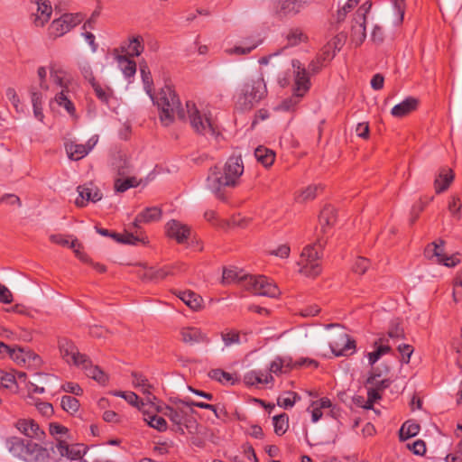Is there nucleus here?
I'll return each mask as SVG.
<instances>
[{
	"label": "nucleus",
	"mask_w": 462,
	"mask_h": 462,
	"mask_svg": "<svg viewBox=\"0 0 462 462\" xmlns=\"http://www.w3.org/2000/svg\"><path fill=\"white\" fill-rule=\"evenodd\" d=\"M418 106V100L413 97H408L400 104L392 108L391 114L395 117H402L415 110Z\"/></svg>",
	"instance_id": "nucleus-32"
},
{
	"label": "nucleus",
	"mask_w": 462,
	"mask_h": 462,
	"mask_svg": "<svg viewBox=\"0 0 462 462\" xmlns=\"http://www.w3.org/2000/svg\"><path fill=\"white\" fill-rule=\"evenodd\" d=\"M137 185L135 178H127L125 180L116 179L115 181V189L117 192H124L131 187Z\"/></svg>",
	"instance_id": "nucleus-55"
},
{
	"label": "nucleus",
	"mask_w": 462,
	"mask_h": 462,
	"mask_svg": "<svg viewBox=\"0 0 462 462\" xmlns=\"http://www.w3.org/2000/svg\"><path fill=\"white\" fill-rule=\"evenodd\" d=\"M14 427L21 434L31 439L42 440L45 437L44 430L31 418L18 419L14 423Z\"/></svg>",
	"instance_id": "nucleus-18"
},
{
	"label": "nucleus",
	"mask_w": 462,
	"mask_h": 462,
	"mask_svg": "<svg viewBox=\"0 0 462 462\" xmlns=\"http://www.w3.org/2000/svg\"><path fill=\"white\" fill-rule=\"evenodd\" d=\"M307 0H279L280 12L285 15L298 14L306 4Z\"/></svg>",
	"instance_id": "nucleus-34"
},
{
	"label": "nucleus",
	"mask_w": 462,
	"mask_h": 462,
	"mask_svg": "<svg viewBox=\"0 0 462 462\" xmlns=\"http://www.w3.org/2000/svg\"><path fill=\"white\" fill-rule=\"evenodd\" d=\"M185 113L186 118L188 117L195 132L203 135L216 136L217 134V126L210 110L206 106H197L189 101L186 103Z\"/></svg>",
	"instance_id": "nucleus-6"
},
{
	"label": "nucleus",
	"mask_w": 462,
	"mask_h": 462,
	"mask_svg": "<svg viewBox=\"0 0 462 462\" xmlns=\"http://www.w3.org/2000/svg\"><path fill=\"white\" fill-rule=\"evenodd\" d=\"M389 371V367L384 365L383 368L376 367L373 370L372 374L366 380V385H373L378 391L385 389L389 386L390 382L388 380H382L377 382L376 378L380 377L383 374H386Z\"/></svg>",
	"instance_id": "nucleus-36"
},
{
	"label": "nucleus",
	"mask_w": 462,
	"mask_h": 462,
	"mask_svg": "<svg viewBox=\"0 0 462 462\" xmlns=\"http://www.w3.org/2000/svg\"><path fill=\"white\" fill-rule=\"evenodd\" d=\"M248 277H250V275L244 273L242 270H238L236 267L224 268L222 283L228 284L237 282L245 288V281Z\"/></svg>",
	"instance_id": "nucleus-28"
},
{
	"label": "nucleus",
	"mask_w": 462,
	"mask_h": 462,
	"mask_svg": "<svg viewBox=\"0 0 462 462\" xmlns=\"http://www.w3.org/2000/svg\"><path fill=\"white\" fill-rule=\"evenodd\" d=\"M453 299L455 301L462 300V273L456 278L454 282Z\"/></svg>",
	"instance_id": "nucleus-64"
},
{
	"label": "nucleus",
	"mask_w": 462,
	"mask_h": 462,
	"mask_svg": "<svg viewBox=\"0 0 462 462\" xmlns=\"http://www.w3.org/2000/svg\"><path fill=\"white\" fill-rule=\"evenodd\" d=\"M0 356H8L21 366L36 367L41 365V358L30 349L23 347H12L0 341Z\"/></svg>",
	"instance_id": "nucleus-11"
},
{
	"label": "nucleus",
	"mask_w": 462,
	"mask_h": 462,
	"mask_svg": "<svg viewBox=\"0 0 462 462\" xmlns=\"http://www.w3.org/2000/svg\"><path fill=\"white\" fill-rule=\"evenodd\" d=\"M140 70H141L142 79H143V88H144L145 92L150 96V97H152V79L151 77V73L148 69V66L146 64H141Z\"/></svg>",
	"instance_id": "nucleus-48"
},
{
	"label": "nucleus",
	"mask_w": 462,
	"mask_h": 462,
	"mask_svg": "<svg viewBox=\"0 0 462 462\" xmlns=\"http://www.w3.org/2000/svg\"><path fill=\"white\" fill-rule=\"evenodd\" d=\"M225 346H231L234 345H240L242 343L239 333L236 331L223 332L221 335Z\"/></svg>",
	"instance_id": "nucleus-54"
},
{
	"label": "nucleus",
	"mask_w": 462,
	"mask_h": 462,
	"mask_svg": "<svg viewBox=\"0 0 462 462\" xmlns=\"http://www.w3.org/2000/svg\"><path fill=\"white\" fill-rule=\"evenodd\" d=\"M336 219L335 209L332 207H326L320 213L319 225L323 232L325 227L334 224Z\"/></svg>",
	"instance_id": "nucleus-44"
},
{
	"label": "nucleus",
	"mask_w": 462,
	"mask_h": 462,
	"mask_svg": "<svg viewBox=\"0 0 462 462\" xmlns=\"http://www.w3.org/2000/svg\"><path fill=\"white\" fill-rule=\"evenodd\" d=\"M180 334L182 342L189 346L200 343H208L207 333L198 327H183L180 329Z\"/></svg>",
	"instance_id": "nucleus-22"
},
{
	"label": "nucleus",
	"mask_w": 462,
	"mask_h": 462,
	"mask_svg": "<svg viewBox=\"0 0 462 462\" xmlns=\"http://www.w3.org/2000/svg\"><path fill=\"white\" fill-rule=\"evenodd\" d=\"M61 406L67 412L75 413L79 410V402L75 397L66 395L61 398Z\"/></svg>",
	"instance_id": "nucleus-51"
},
{
	"label": "nucleus",
	"mask_w": 462,
	"mask_h": 462,
	"mask_svg": "<svg viewBox=\"0 0 462 462\" xmlns=\"http://www.w3.org/2000/svg\"><path fill=\"white\" fill-rule=\"evenodd\" d=\"M419 424L408 420L400 429V438L401 439H407L409 438L414 437L419 433Z\"/></svg>",
	"instance_id": "nucleus-45"
},
{
	"label": "nucleus",
	"mask_w": 462,
	"mask_h": 462,
	"mask_svg": "<svg viewBox=\"0 0 462 462\" xmlns=\"http://www.w3.org/2000/svg\"><path fill=\"white\" fill-rule=\"evenodd\" d=\"M322 246L321 241H318L314 245H309L304 247L298 262L300 273L302 275L314 278L320 273V253Z\"/></svg>",
	"instance_id": "nucleus-9"
},
{
	"label": "nucleus",
	"mask_w": 462,
	"mask_h": 462,
	"mask_svg": "<svg viewBox=\"0 0 462 462\" xmlns=\"http://www.w3.org/2000/svg\"><path fill=\"white\" fill-rule=\"evenodd\" d=\"M161 216L162 212L160 208L156 207L148 208L137 216L134 221V226H137L138 223L147 224L158 221L161 218Z\"/></svg>",
	"instance_id": "nucleus-37"
},
{
	"label": "nucleus",
	"mask_w": 462,
	"mask_h": 462,
	"mask_svg": "<svg viewBox=\"0 0 462 462\" xmlns=\"http://www.w3.org/2000/svg\"><path fill=\"white\" fill-rule=\"evenodd\" d=\"M145 420L152 428L159 431H165L167 430V422L162 417L149 415L145 418Z\"/></svg>",
	"instance_id": "nucleus-53"
},
{
	"label": "nucleus",
	"mask_w": 462,
	"mask_h": 462,
	"mask_svg": "<svg viewBox=\"0 0 462 462\" xmlns=\"http://www.w3.org/2000/svg\"><path fill=\"white\" fill-rule=\"evenodd\" d=\"M274 431L277 435H283L289 427L288 416L280 414L273 417Z\"/></svg>",
	"instance_id": "nucleus-47"
},
{
	"label": "nucleus",
	"mask_w": 462,
	"mask_h": 462,
	"mask_svg": "<svg viewBox=\"0 0 462 462\" xmlns=\"http://www.w3.org/2000/svg\"><path fill=\"white\" fill-rule=\"evenodd\" d=\"M398 351L402 355V361L408 364L410 362L411 356L413 353L412 346L408 344H401L398 346Z\"/></svg>",
	"instance_id": "nucleus-61"
},
{
	"label": "nucleus",
	"mask_w": 462,
	"mask_h": 462,
	"mask_svg": "<svg viewBox=\"0 0 462 462\" xmlns=\"http://www.w3.org/2000/svg\"><path fill=\"white\" fill-rule=\"evenodd\" d=\"M443 245V240H439V243L434 242L429 245L425 249V255L429 259L436 258L437 263H442L448 267H453L457 265L459 261L452 256L446 255Z\"/></svg>",
	"instance_id": "nucleus-19"
},
{
	"label": "nucleus",
	"mask_w": 462,
	"mask_h": 462,
	"mask_svg": "<svg viewBox=\"0 0 462 462\" xmlns=\"http://www.w3.org/2000/svg\"><path fill=\"white\" fill-rule=\"evenodd\" d=\"M371 6L372 4L365 1L355 13L351 25V39L356 45H360L366 37L365 24Z\"/></svg>",
	"instance_id": "nucleus-14"
},
{
	"label": "nucleus",
	"mask_w": 462,
	"mask_h": 462,
	"mask_svg": "<svg viewBox=\"0 0 462 462\" xmlns=\"http://www.w3.org/2000/svg\"><path fill=\"white\" fill-rule=\"evenodd\" d=\"M244 172V163L240 155L231 156L223 166L210 169L207 178V188L216 194H220L227 188H235Z\"/></svg>",
	"instance_id": "nucleus-3"
},
{
	"label": "nucleus",
	"mask_w": 462,
	"mask_h": 462,
	"mask_svg": "<svg viewBox=\"0 0 462 462\" xmlns=\"http://www.w3.org/2000/svg\"><path fill=\"white\" fill-rule=\"evenodd\" d=\"M166 233L168 236L181 244L188 239L190 230L188 226L177 220H171L166 224Z\"/></svg>",
	"instance_id": "nucleus-25"
},
{
	"label": "nucleus",
	"mask_w": 462,
	"mask_h": 462,
	"mask_svg": "<svg viewBox=\"0 0 462 462\" xmlns=\"http://www.w3.org/2000/svg\"><path fill=\"white\" fill-rule=\"evenodd\" d=\"M90 84L94 89L96 96L101 102H103L109 107H112L114 105H116V100L114 97V92L110 88H103L97 82H96V80L92 81V83Z\"/></svg>",
	"instance_id": "nucleus-31"
},
{
	"label": "nucleus",
	"mask_w": 462,
	"mask_h": 462,
	"mask_svg": "<svg viewBox=\"0 0 462 462\" xmlns=\"http://www.w3.org/2000/svg\"><path fill=\"white\" fill-rule=\"evenodd\" d=\"M321 189L319 185H311L306 188L300 193V197L302 200L312 199L316 197L318 190Z\"/></svg>",
	"instance_id": "nucleus-62"
},
{
	"label": "nucleus",
	"mask_w": 462,
	"mask_h": 462,
	"mask_svg": "<svg viewBox=\"0 0 462 462\" xmlns=\"http://www.w3.org/2000/svg\"><path fill=\"white\" fill-rule=\"evenodd\" d=\"M171 274L170 267H163L155 269L153 267L144 268L140 273L139 275L148 281L157 282L164 279L167 275Z\"/></svg>",
	"instance_id": "nucleus-33"
},
{
	"label": "nucleus",
	"mask_w": 462,
	"mask_h": 462,
	"mask_svg": "<svg viewBox=\"0 0 462 462\" xmlns=\"http://www.w3.org/2000/svg\"><path fill=\"white\" fill-rule=\"evenodd\" d=\"M285 361L286 360H280L279 357H276L274 360H273L269 367V373L271 374V375H273V374H280L282 373H286V370H284Z\"/></svg>",
	"instance_id": "nucleus-59"
},
{
	"label": "nucleus",
	"mask_w": 462,
	"mask_h": 462,
	"mask_svg": "<svg viewBox=\"0 0 462 462\" xmlns=\"http://www.w3.org/2000/svg\"><path fill=\"white\" fill-rule=\"evenodd\" d=\"M58 348L61 358L68 365L79 367L88 362V357L85 354H81L74 342L67 337L58 339Z\"/></svg>",
	"instance_id": "nucleus-15"
},
{
	"label": "nucleus",
	"mask_w": 462,
	"mask_h": 462,
	"mask_svg": "<svg viewBox=\"0 0 462 462\" xmlns=\"http://www.w3.org/2000/svg\"><path fill=\"white\" fill-rule=\"evenodd\" d=\"M291 66L295 74L294 93L291 98L283 101L281 105V108L286 111L291 110L310 88V80L307 77L305 68L301 67L300 62L296 60L291 61Z\"/></svg>",
	"instance_id": "nucleus-10"
},
{
	"label": "nucleus",
	"mask_w": 462,
	"mask_h": 462,
	"mask_svg": "<svg viewBox=\"0 0 462 462\" xmlns=\"http://www.w3.org/2000/svg\"><path fill=\"white\" fill-rule=\"evenodd\" d=\"M267 93L263 77L258 75L249 79L243 86L241 93L237 97L236 106L241 110H249Z\"/></svg>",
	"instance_id": "nucleus-8"
},
{
	"label": "nucleus",
	"mask_w": 462,
	"mask_h": 462,
	"mask_svg": "<svg viewBox=\"0 0 462 462\" xmlns=\"http://www.w3.org/2000/svg\"><path fill=\"white\" fill-rule=\"evenodd\" d=\"M81 369L85 371V374L89 378L94 379L101 384H105L107 381V375L97 365H93L91 360L88 358V362L86 365H80Z\"/></svg>",
	"instance_id": "nucleus-35"
},
{
	"label": "nucleus",
	"mask_w": 462,
	"mask_h": 462,
	"mask_svg": "<svg viewBox=\"0 0 462 462\" xmlns=\"http://www.w3.org/2000/svg\"><path fill=\"white\" fill-rule=\"evenodd\" d=\"M260 370H252L245 374L244 382L248 385H255L257 383H273L274 379L271 374H265L264 379L260 377Z\"/></svg>",
	"instance_id": "nucleus-39"
},
{
	"label": "nucleus",
	"mask_w": 462,
	"mask_h": 462,
	"mask_svg": "<svg viewBox=\"0 0 462 462\" xmlns=\"http://www.w3.org/2000/svg\"><path fill=\"white\" fill-rule=\"evenodd\" d=\"M97 137H91L86 144H79L73 141L66 142L65 150L69 159L78 161L84 158L97 144Z\"/></svg>",
	"instance_id": "nucleus-21"
},
{
	"label": "nucleus",
	"mask_w": 462,
	"mask_h": 462,
	"mask_svg": "<svg viewBox=\"0 0 462 462\" xmlns=\"http://www.w3.org/2000/svg\"><path fill=\"white\" fill-rule=\"evenodd\" d=\"M16 383V377L12 373H7L0 369V386L11 389Z\"/></svg>",
	"instance_id": "nucleus-56"
},
{
	"label": "nucleus",
	"mask_w": 462,
	"mask_h": 462,
	"mask_svg": "<svg viewBox=\"0 0 462 462\" xmlns=\"http://www.w3.org/2000/svg\"><path fill=\"white\" fill-rule=\"evenodd\" d=\"M288 46L293 47L307 40V36L299 29H293L287 34Z\"/></svg>",
	"instance_id": "nucleus-50"
},
{
	"label": "nucleus",
	"mask_w": 462,
	"mask_h": 462,
	"mask_svg": "<svg viewBox=\"0 0 462 462\" xmlns=\"http://www.w3.org/2000/svg\"><path fill=\"white\" fill-rule=\"evenodd\" d=\"M115 394L125 399L129 404L136 407L139 410H141L144 404L143 402L141 401L138 395L134 392H117Z\"/></svg>",
	"instance_id": "nucleus-49"
},
{
	"label": "nucleus",
	"mask_w": 462,
	"mask_h": 462,
	"mask_svg": "<svg viewBox=\"0 0 462 462\" xmlns=\"http://www.w3.org/2000/svg\"><path fill=\"white\" fill-rule=\"evenodd\" d=\"M78 67L82 76L86 79H88L90 83H92V81H95L91 62L88 59L85 57H79L78 59Z\"/></svg>",
	"instance_id": "nucleus-43"
},
{
	"label": "nucleus",
	"mask_w": 462,
	"mask_h": 462,
	"mask_svg": "<svg viewBox=\"0 0 462 462\" xmlns=\"http://www.w3.org/2000/svg\"><path fill=\"white\" fill-rule=\"evenodd\" d=\"M245 289L255 295L271 298H275L281 293L278 286L272 280L263 275H250V277L246 278Z\"/></svg>",
	"instance_id": "nucleus-13"
},
{
	"label": "nucleus",
	"mask_w": 462,
	"mask_h": 462,
	"mask_svg": "<svg viewBox=\"0 0 462 462\" xmlns=\"http://www.w3.org/2000/svg\"><path fill=\"white\" fill-rule=\"evenodd\" d=\"M258 46V43H253L248 46H235L226 49L225 51L229 55H246Z\"/></svg>",
	"instance_id": "nucleus-57"
},
{
	"label": "nucleus",
	"mask_w": 462,
	"mask_h": 462,
	"mask_svg": "<svg viewBox=\"0 0 462 462\" xmlns=\"http://www.w3.org/2000/svg\"><path fill=\"white\" fill-rule=\"evenodd\" d=\"M244 172V163L240 155L231 156L223 166L210 169L207 178V188L216 194H220L227 188H235Z\"/></svg>",
	"instance_id": "nucleus-2"
},
{
	"label": "nucleus",
	"mask_w": 462,
	"mask_h": 462,
	"mask_svg": "<svg viewBox=\"0 0 462 462\" xmlns=\"http://www.w3.org/2000/svg\"><path fill=\"white\" fill-rule=\"evenodd\" d=\"M113 170L119 176H127L133 171V163L125 151H118L113 154L112 162Z\"/></svg>",
	"instance_id": "nucleus-23"
},
{
	"label": "nucleus",
	"mask_w": 462,
	"mask_h": 462,
	"mask_svg": "<svg viewBox=\"0 0 462 462\" xmlns=\"http://www.w3.org/2000/svg\"><path fill=\"white\" fill-rule=\"evenodd\" d=\"M78 197L75 199V205L84 208L88 202H97L102 199L99 189L93 184L79 186L77 189Z\"/></svg>",
	"instance_id": "nucleus-20"
},
{
	"label": "nucleus",
	"mask_w": 462,
	"mask_h": 462,
	"mask_svg": "<svg viewBox=\"0 0 462 462\" xmlns=\"http://www.w3.org/2000/svg\"><path fill=\"white\" fill-rule=\"evenodd\" d=\"M39 88L42 91L50 92L53 97L50 105L57 104L63 107L68 114L74 116L75 106L71 100V79L67 72L55 64L41 66L37 69Z\"/></svg>",
	"instance_id": "nucleus-1"
},
{
	"label": "nucleus",
	"mask_w": 462,
	"mask_h": 462,
	"mask_svg": "<svg viewBox=\"0 0 462 462\" xmlns=\"http://www.w3.org/2000/svg\"><path fill=\"white\" fill-rule=\"evenodd\" d=\"M81 21L82 17L79 14H65L51 23V34L54 37H60L79 24Z\"/></svg>",
	"instance_id": "nucleus-17"
},
{
	"label": "nucleus",
	"mask_w": 462,
	"mask_h": 462,
	"mask_svg": "<svg viewBox=\"0 0 462 462\" xmlns=\"http://www.w3.org/2000/svg\"><path fill=\"white\" fill-rule=\"evenodd\" d=\"M113 56L125 77L129 78L135 74L136 64L129 57L122 54L119 50H114Z\"/></svg>",
	"instance_id": "nucleus-29"
},
{
	"label": "nucleus",
	"mask_w": 462,
	"mask_h": 462,
	"mask_svg": "<svg viewBox=\"0 0 462 462\" xmlns=\"http://www.w3.org/2000/svg\"><path fill=\"white\" fill-rule=\"evenodd\" d=\"M403 328L398 323H393L388 330V337L392 339H399L403 337Z\"/></svg>",
	"instance_id": "nucleus-63"
},
{
	"label": "nucleus",
	"mask_w": 462,
	"mask_h": 462,
	"mask_svg": "<svg viewBox=\"0 0 462 462\" xmlns=\"http://www.w3.org/2000/svg\"><path fill=\"white\" fill-rule=\"evenodd\" d=\"M151 98L158 106L160 119L164 125H169L176 117L186 119V109L180 106V99L171 87L162 88L155 97L152 96Z\"/></svg>",
	"instance_id": "nucleus-5"
},
{
	"label": "nucleus",
	"mask_w": 462,
	"mask_h": 462,
	"mask_svg": "<svg viewBox=\"0 0 462 462\" xmlns=\"http://www.w3.org/2000/svg\"><path fill=\"white\" fill-rule=\"evenodd\" d=\"M209 376L218 382L224 383L234 384L235 380L233 375L220 369H214L209 372Z\"/></svg>",
	"instance_id": "nucleus-52"
},
{
	"label": "nucleus",
	"mask_w": 462,
	"mask_h": 462,
	"mask_svg": "<svg viewBox=\"0 0 462 462\" xmlns=\"http://www.w3.org/2000/svg\"><path fill=\"white\" fill-rule=\"evenodd\" d=\"M111 236L116 239L117 242L128 245H135L139 242V239L134 236L133 234L125 233V234H111Z\"/></svg>",
	"instance_id": "nucleus-58"
},
{
	"label": "nucleus",
	"mask_w": 462,
	"mask_h": 462,
	"mask_svg": "<svg viewBox=\"0 0 462 462\" xmlns=\"http://www.w3.org/2000/svg\"><path fill=\"white\" fill-rule=\"evenodd\" d=\"M462 208V203L458 198L453 197L448 203V210L451 215L456 218H460V210Z\"/></svg>",
	"instance_id": "nucleus-60"
},
{
	"label": "nucleus",
	"mask_w": 462,
	"mask_h": 462,
	"mask_svg": "<svg viewBox=\"0 0 462 462\" xmlns=\"http://www.w3.org/2000/svg\"><path fill=\"white\" fill-rule=\"evenodd\" d=\"M49 433L54 439L55 444L51 448L54 454L58 453L60 457L70 460L80 459L86 452L83 445L70 444L72 440L69 430L65 426L51 422L49 425Z\"/></svg>",
	"instance_id": "nucleus-4"
},
{
	"label": "nucleus",
	"mask_w": 462,
	"mask_h": 462,
	"mask_svg": "<svg viewBox=\"0 0 462 462\" xmlns=\"http://www.w3.org/2000/svg\"><path fill=\"white\" fill-rule=\"evenodd\" d=\"M454 180V174L451 170L444 169L440 171L439 177L435 180V189L437 193L443 192L448 189Z\"/></svg>",
	"instance_id": "nucleus-38"
},
{
	"label": "nucleus",
	"mask_w": 462,
	"mask_h": 462,
	"mask_svg": "<svg viewBox=\"0 0 462 462\" xmlns=\"http://www.w3.org/2000/svg\"><path fill=\"white\" fill-rule=\"evenodd\" d=\"M329 347L334 356H347L355 352L356 342L346 333L340 331L332 337Z\"/></svg>",
	"instance_id": "nucleus-16"
},
{
	"label": "nucleus",
	"mask_w": 462,
	"mask_h": 462,
	"mask_svg": "<svg viewBox=\"0 0 462 462\" xmlns=\"http://www.w3.org/2000/svg\"><path fill=\"white\" fill-rule=\"evenodd\" d=\"M179 297L187 306L194 310H198L201 306V297L193 291H180Z\"/></svg>",
	"instance_id": "nucleus-41"
},
{
	"label": "nucleus",
	"mask_w": 462,
	"mask_h": 462,
	"mask_svg": "<svg viewBox=\"0 0 462 462\" xmlns=\"http://www.w3.org/2000/svg\"><path fill=\"white\" fill-rule=\"evenodd\" d=\"M132 384L134 388L138 389L144 396L147 403L154 404L156 400L152 394V385L148 382L147 378L139 373L132 374Z\"/></svg>",
	"instance_id": "nucleus-24"
},
{
	"label": "nucleus",
	"mask_w": 462,
	"mask_h": 462,
	"mask_svg": "<svg viewBox=\"0 0 462 462\" xmlns=\"http://www.w3.org/2000/svg\"><path fill=\"white\" fill-rule=\"evenodd\" d=\"M156 410L167 416L172 423L177 425L180 430L181 426L188 421V418L193 413L194 410L189 407L188 400H171V405L164 408L156 407Z\"/></svg>",
	"instance_id": "nucleus-12"
},
{
	"label": "nucleus",
	"mask_w": 462,
	"mask_h": 462,
	"mask_svg": "<svg viewBox=\"0 0 462 462\" xmlns=\"http://www.w3.org/2000/svg\"><path fill=\"white\" fill-rule=\"evenodd\" d=\"M8 449L25 462H48L50 459L49 450L32 440L13 438L8 440Z\"/></svg>",
	"instance_id": "nucleus-7"
},
{
	"label": "nucleus",
	"mask_w": 462,
	"mask_h": 462,
	"mask_svg": "<svg viewBox=\"0 0 462 462\" xmlns=\"http://www.w3.org/2000/svg\"><path fill=\"white\" fill-rule=\"evenodd\" d=\"M50 239L55 244L71 248L74 251L76 256L81 261L87 263L89 262L88 256L80 251V244L77 239L70 240L69 237L61 235H51Z\"/></svg>",
	"instance_id": "nucleus-27"
},
{
	"label": "nucleus",
	"mask_w": 462,
	"mask_h": 462,
	"mask_svg": "<svg viewBox=\"0 0 462 462\" xmlns=\"http://www.w3.org/2000/svg\"><path fill=\"white\" fill-rule=\"evenodd\" d=\"M36 5L34 23L36 26H43L50 20L52 8L48 0H36Z\"/></svg>",
	"instance_id": "nucleus-30"
},
{
	"label": "nucleus",
	"mask_w": 462,
	"mask_h": 462,
	"mask_svg": "<svg viewBox=\"0 0 462 462\" xmlns=\"http://www.w3.org/2000/svg\"><path fill=\"white\" fill-rule=\"evenodd\" d=\"M143 51V46L142 45V38L137 36L134 37L128 43L127 47H122V51H120L122 54L125 52V55L127 57L130 56H139Z\"/></svg>",
	"instance_id": "nucleus-42"
},
{
	"label": "nucleus",
	"mask_w": 462,
	"mask_h": 462,
	"mask_svg": "<svg viewBox=\"0 0 462 462\" xmlns=\"http://www.w3.org/2000/svg\"><path fill=\"white\" fill-rule=\"evenodd\" d=\"M300 399V396L294 392H287L284 394L278 397V405L284 408L290 409L293 407L295 402Z\"/></svg>",
	"instance_id": "nucleus-46"
},
{
	"label": "nucleus",
	"mask_w": 462,
	"mask_h": 462,
	"mask_svg": "<svg viewBox=\"0 0 462 462\" xmlns=\"http://www.w3.org/2000/svg\"><path fill=\"white\" fill-rule=\"evenodd\" d=\"M254 156L264 167H270L274 162L275 153L268 148L260 146L255 149Z\"/></svg>",
	"instance_id": "nucleus-40"
},
{
	"label": "nucleus",
	"mask_w": 462,
	"mask_h": 462,
	"mask_svg": "<svg viewBox=\"0 0 462 462\" xmlns=\"http://www.w3.org/2000/svg\"><path fill=\"white\" fill-rule=\"evenodd\" d=\"M392 351L388 344V337H381L374 343V350L368 352L366 356L370 365H374L383 356Z\"/></svg>",
	"instance_id": "nucleus-26"
}]
</instances>
